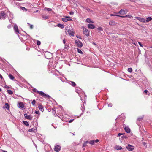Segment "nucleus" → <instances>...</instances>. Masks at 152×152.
Segmentation results:
<instances>
[{"instance_id":"f257e3e1","label":"nucleus","mask_w":152,"mask_h":152,"mask_svg":"<svg viewBox=\"0 0 152 152\" xmlns=\"http://www.w3.org/2000/svg\"><path fill=\"white\" fill-rule=\"evenodd\" d=\"M82 28L83 30V34L87 36H89V32L88 29L84 27H82Z\"/></svg>"},{"instance_id":"f03ea898","label":"nucleus","mask_w":152,"mask_h":152,"mask_svg":"<svg viewBox=\"0 0 152 152\" xmlns=\"http://www.w3.org/2000/svg\"><path fill=\"white\" fill-rule=\"evenodd\" d=\"M37 92L39 94V95H41V96H43L45 97H47L49 98L50 97V96L48 95H47L45 93H44L42 91H37Z\"/></svg>"},{"instance_id":"7ed1b4c3","label":"nucleus","mask_w":152,"mask_h":152,"mask_svg":"<svg viewBox=\"0 0 152 152\" xmlns=\"http://www.w3.org/2000/svg\"><path fill=\"white\" fill-rule=\"evenodd\" d=\"M75 42L76 44L77 47L79 48H81L83 46V44L82 42L79 40H77L75 41Z\"/></svg>"},{"instance_id":"20e7f679","label":"nucleus","mask_w":152,"mask_h":152,"mask_svg":"<svg viewBox=\"0 0 152 152\" xmlns=\"http://www.w3.org/2000/svg\"><path fill=\"white\" fill-rule=\"evenodd\" d=\"M68 33L70 35L73 36L74 35L75 33L73 31L72 28H69V29H67V31Z\"/></svg>"},{"instance_id":"39448f33","label":"nucleus","mask_w":152,"mask_h":152,"mask_svg":"<svg viewBox=\"0 0 152 152\" xmlns=\"http://www.w3.org/2000/svg\"><path fill=\"white\" fill-rule=\"evenodd\" d=\"M24 116L27 119L31 120L32 119L33 117L31 115H28L27 113H25L24 114Z\"/></svg>"},{"instance_id":"423d86ee","label":"nucleus","mask_w":152,"mask_h":152,"mask_svg":"<svg viewBox=\"0 0 152 152\" xmlns=\"http://www.w3.org/2000/svg\"><path fill=\"white\" fill-rule=\"evenodd\" d=\"M45 56L46 58L49 59L51 57V55L50 53L47 52L45 53Z\"/></svg>"},{"instance_id":"0eeeda50","label":"nucleus","mask_w":152,"mask_h":152,"mask_svg":"<svg viewBox=\"0 0 152 152\" xmlns=\"http://www.w3.org/2000/svg\"><path fill=\"white\" fill-rule=\"evenodd\" d=\"M61 147L59 145H57L55 146L54 150L56 152L59 151L61 150Z\"/></svg>"},{"instance_id":"6e6552de","label":"nucleus","mask_w":152,"mask_h":152,"mask_svg":"<svg viewBox=\"0 0 152 152\" xmlns=\"http://www.w3.org/2000/svg\"><path fill=\"white\" fill-rule=\"evenodd\" d=\"M134 146L131 145L130 144H129L126 147V148L129 151H132L134 149Z\"/></svg>"},{"instance_id":"1a4fd4ad","label":"nucleus","mask_w":152,"mask_h":152,"mask_svg":"<svg viewBox=\"0 0 152 152\" xmlns=\"http://www.w3.org/2000/svg\"><path fill=\"white\" fill-rule=\"evenodd\" d=\"M136 18L140 22L145 23V19L143 18L137 17Z\"/></svg>"},{"instance_id":"9d476101","label":"nucleus","mask_w":152,"mask_h":152,"mask_svg":"<svg viewBox=\"0 0 152 152\" xmlns=\"http://www.w3.org/2000/svg\"><path fill=\"white\" fill-rule=\"evenodd\" d=\"M125 9H122L119 12V13L121 15H124L126 14Z\"/></svg>"},{"instance_id":"9b49d317","label":"nucleus","mask_w":152,"mask_h":152,"mask_svg":"<svg viewBox=\"0 0 152 152\" xmlns=\"http://www.w3.org/2000/svg\"><path fill=\"white\" fill-rule=\"evenodd\" d=\"M117 24V23L115 21L112 20L110 21L109 23L110 25L111 26H113L116 25Z\"/></svg>"},{"instance_id":"f8f14e48","label":"nucleus","mask_w":152,"mask_h":152,"mask_svg":"<svg viewBox=\"0 0 152 152\" xmlns=\"http://www.w3.org/2000/svg\"><path fill=\"white\" fill-rule=\"evenodd\" d=\"M14 30L15 32H17V33H19L18 26L16 24H15L14 25Z\"/></svg>"},{"instance_id":"ddd939ff","label":"nucleus","mask_w":152,"mask_h":152,"mask_svg":"<svg viewBox=\"0 0 152 152\" xmlns=\"http://www.w3.org/2000/svg\"><path fill=\"white\" fill-rule=\"evenodd\" d=\"M18 107L20 108H23L24 107V104L22 102H20L18 104Z\"/></svg>"},{"instance_id":"4468645a","label":"nucleus","mask_w":152,"mask_h":152,"mask_svg":"<svg viewBox=\"0 0 152 152\" xmlns=\"http://www.w3.org/2000/svg\"><path fill=\"white\" fill-rule=\"evenodd\" d=\"M88 27L91 29H94L95 28V26L91 24H89L88 25Z\"/></svg>"},{"instance_id":"2eb2a0df","label":"nucleus","mask_w":152,"mask_h":152,"mask_svg":"<svg viewBox=\"0 0 152 152\" xmlns=\"http://www.w3.org/2000/svg\"><path fill=\"white\" fill-rule=\"evenodd\" d=\"M0 19L2 18V17H4L5 15V14L4 12V11H1L0 12Z\"/></svg>"},{"instance_id":"dca6fc26","label":"nucleus","mask_w":152,"mask_h":152,"mask_svg":"<svg viewBox=\"0 0 152 152\" xmlns=\"http://www.w3.org/2000/svg\"><path fill=\"white\" fill-rule=\"evenodd\" d=\"M62 21L64 22H66L68 21H72V20L71 19H68L66 18H62Z\"/></svg>"},{"instance_id":"f3484780","label":"nucleus","mask_w":152,"mask_h":152,"mask_svg":"<svg viewBox=\"0 0 152 152\" xmlns=\"http://www.w3.org/2000/svg\"><path fill=\"white\" fill-rule=\"evenodd\" d=\"M125 131L127 133H129L130 132V129L128 127H126L124 128Z\"/></svg>"},{"instance_id":"a211bd4d","label":"nucleus","mask_w":152,"mask_h":152,"mask_svg":"<svg viewBox=\"0 0 152 152\" xmlns=\"http://www.w3.org/2000/svg\"><path fill=\"white\" fill-rule=\"evenodd\" d=\"M38 108L41 111L43 112L44 111L43 106L41 104H39Z\"/></svg>"},{"instance_id":"6ab92c4d","label":"nucleus","mask_w":152,"mask_h":152,"mask_svg":"<svg viewBox=\"0 0 152 152\" xmlns=\"http://www.w3.org/2000/svg\"><path fill=\"white\" fill-rule=\"evenodd\" d=\"M5 107L8 110H10V106L8 103H5Z\"/></svg>"},{"instance_id":"aec40b11","label":"nucleus","mask_w":152,"mask_h":152,"mask_svg":"<svg viewBox=\"0 0 152 152\" xmlns=\"http://www.w3.org/2000/svg\"><path fill=\"white\" fill-rule=\"evenodd\" d=\"M56 26L60 27L61 28H63L64 27V25L61 24L60 23L58 24Z\"/></svg>"},{"instance_id":"412c9836","label":"nucleus","mask_w":152,"mask_h":152,"mask_svg":"<svg viewBox=\"0 0 152 152\" xmlns=\"http://www.w3.org/2000/svg\"><path fill=\"white\" fill-rule=\"evenodd\" d=\"M9 78L11 80H14L15 77L11 74H10L9 75Z\"/></svg>"},{"instance_id":"4be33fe9","label":"nucleus","mask_w":152,"mask_h":152,"mask_svg":"<svg viewBox=\"0 0 152 152\" xmlns=\"http://www.w3.org/2000/svg\"><path fill=\"white\" fill-rule=\"evenodd\" d=\"M152 20V18L151 17H148L147 18L146 20H145V22H148Z\"/></svg>"},{"instance_id":"5701e85b","label":"nucleus","mask_w":152,"mask_h":152,"mask_svg":"<svg viewBox=\"0 0 152 152\" xmlns=\"http://www.w3.org/2000/svg\"><path fill=\"white\" fill-rule=\"evenodd\" d=\"M120 17H121V18L128 17V18H130L132 17V16L130 15H127L125 16H120Z\"/></svg>"},{"instance_id":"b1692460","label":"nucleus","mask_w":152,"mask_h":152,"mask_svg":"<svg viewBox=\"0 0 152 152\" xmlns=\"http://www.w3.org/2000/svg\"><path fill=\"white\" fill-rule=\"evenodd\" d=\"M23 123L26 126H28L29 125V124L28 122L26 121H23Z\"/></svg>"},{"instance_id":"393cba45","label":"nucleus","mask_w":152,"mask_h":152,"mask_svg":"<svg viewBox=\"0 0 152 152\" xmlns=\"http://www.w3.org/2000/svg\"><path fill=\"white\" fill-rule=\"evenodd\" d=\"M86 21L88 23H94V22L92 21L91 19L89 18H87L86 20Z\"/></svg>"},{"instance_id":"a878e982","label":"nucleus","mask_w":152,"mask_h":152,"mask_svg":"<svg viewBox=\"0 0 152 152\" xmlns=\"http://www.w3.org/2000/svg\"><path fill=\"white\" fill-rule=\"evenodd\" d=\"M36 129L34 128H32L29 129L28 130V131L30 132H35V130Z\"/></svg>"},{"instance_id":"bb28decb","label":"nucleus","mask_w":152,"mask_h":152,"mask_svg":"<svg viewBox=\"0 0 152 152\" xmlns=\"http://www.w3.org/2000/svg\"><path fill=\"white\" fill-rule=\"evenodd\" d=\"M42 17L43 18V19H44V20H46V19L48 18V16H46L45 15H42Z\"/></svg>"},{"instance_id":"cd10ccee","label":"nucleus","mask_w":152,"mask_h":152,"mask_svg":"<svg viewBox=\"0 0 152 152\" xmlns=\"http://www.w3.org/2000/svg\"><path fill=\"white\" fill-rule=\"evenodd\" d=\"M7 92L8 94H10V95H12L13 94V91L11 90H7Z\"/></svg>"},{"instance_id":"c85d7f7f","label":"nucleus","mask_w":152,"mask_h":152,"mask_svg":"<svg viewBox=\"0 0 152 152\" xmlns=\"http://www.w3.org/2000/svg\"><path fill=\"white\" fill-rule=\"evenodd\" d=\"M77 52L78 53H81V54H83V52L82 51L80 50L78 48H77Z\"/></svg>"},{"instance_id":"c756f323","label":"nucleus","mask_w":152,"mask_h":152,"mask_svg":"<svg viewBox=\"0 0 152 152\" xmlns=\"http://www.w3.org/2000/svg\"><path fill=\"white\" fill-rule=\"evenodd\" d=\"M71 85L73 87H75L76 85L75 83L73 81L71 82Z\"/></svg>"},{"instance_id":"7c9ffc66","label":"nucleus","mask_w":152,"mask_h":152,"mask_svg":"<svg viewBox=\"0 0 152 152\" xmlns=\"http://www.w3.org/2000/svg\"><path fill=\"white\" fill-rule=\"evenodd\" d=\"M128 71L129 72H131L132 71V68H129L128 69Z\"/></svg>"},{"instance_id":"2f4dec72","label":"nucleus","mask_w":152,"mask_h":152,"mask_svg":"<svg viewBox=\"0 0 152 152\" xmlns=\"http://www.w3.org/2000/svg\"><path fill=\"white\" fill-rule=\"evenodd\" d=\"M94 140L90 141L89 142V143L91 145L94 144Z\"/></svg>"},{"instance_id":"473e14b6","label":"nucleus","mask_w":152,"mask_h":152,"mask_svg":"<svg viewBox=\"0 0 152 152\" xmlns=\"http://www.w3.org/2000/svg\"><path fill=\"white\" fill-rule=\"evenodd\" d=\"M36 102L35 101V100H33L31 103H32V105H33V106H35V103H36Z\"/></svg>"},{"instance_id":"72a5a7b5","label":"nucleus","mask_w":152,"mask_h":152,"mask_svg":"<svg viewBox=\"0 0 152 152\" xmlns=\"http://www.w3.org/2000/svg\"><path fill=\"white\" fill-rule=\"evenodd\" d=\"M116 149L118 150H121L122 149V147L120 146H118L116 147Z\"/></svg>"},{"instance_id":"f704fd0d","label":"nucleus","mask_w":152,"mask_h":152,"mask_svg":"<svg viewBox=\"0 0 152 152\" xmlns=\"http://www.w3.org/2000/svg\"><path fill=\"white\" fill-rule=\"evenodd\" d=\"M12 24H10L9 25L7 26V28L9 29H10V28H12Z\"/></svg>"},{"instance_id":"c9c22d12","label":"nucleus","mask_w":152,"mask_h":152,"mask_svg":"<svg viewBox=\"0 0 152 152\" xmlns=\"http://www.w3.org/2000/svg\"><path fill=\"white\" fill-rule=\"evenodd\" d=\"M45 9L48 11H51L52 10V9L50 8H45Z\"/></svg>"},{"instance_id":"e433bc0d","label":"nucleus","mask_w":152,"mask_h":152,"mask_svg":"<svg viewBox=\"0 0 152 152\" xmlns=\"http://www.w3.org/2000/svg\"><path fill=\"white\" fill-rule=\"evenodd\" d=\"M41 44V42L40 41L37 40V44L38 45H39Z\"/></svg>"},{"instance_id":"4c0bfd02","label":"nucleus","mask_w":152,"mask_h":152,"mask_svg":"<svg viewBox=\"0 0 152 152\" xmlns=\"http://www.w3.org/2000/svg\"><path fill=\"white\" fill-rule=\"evenodd\" d=\"M143 117H141V118H139L137 119V120L138 121H140L142 120V119Z\"/></svg>"},{"instance_id":"58836bf2","label":"nucleus","mask_w":152,"mask_h":152,"mask_svg":"<svg viewBox=\"0 0 152 152\" xmlns=\"http://www.w3.org/2000/svg\"><path fill=\"white\" fill-rule=\"evenodd\" d=\"M35 113L36 114H39V115H40V114L39 111H35Z\"/></svg>"},{"instance_id":"ea45409f","label":"nucleus","mask_w":152,"mask_h":152,"mask_svg":"<svg viewBox=\"0 0 152 152\" xmlns=\"http://www.w3.org/2000/svg\"><path fill=\"white\" fill-rule=\"evenodd\" d=\"M21 9L22 10H25L26 11L27 10V9H26L24 7H21Z\"/></svg>"},{"instance_id":"a19ab883","label":"nucleus","mask_w":152,"mask_h":152,"mask_svg":"<svg viewBox=\"0 0 152 152\" xmlns=\"http://www.w3.org/2000/svg\"><path fill=\"white\" fill-rule=\"evenodd\" d=\"M88 143V141H87V142H86L83 145V147H85V145H86V144H87Z\"/></svg>"},{"instance_id":"79ce46f5","label":"nucleus","mask_w":152,"mask_h":152,"mask_svg":"<svg viewBox=\"0 0 152 152\" xmlns=\"http://www.w3.org/2000/svg\"><path fill=\"white\" fill-rule=\"evenodd\" d=\"M138 43L139 44V45H140V46H141L142 47H143V46H142V44L140 42H138Z\"/></svg>"},{"instance_id":"37998d69","label":"nucleus","mask_w":152,"mask_h":152,"mask_svg":"<svg viewBox=\"0 0 152 152\" xmlns=\"http://www.w3.org/2000/svg\"><path fill=\"white\" fill-rule=\"evenodd\" d=\"M65 48L68 49L69 48V46L67 45H65Z\"/></svg>"},{"instance_id":"c03bdc74","label":"nucleus","mask_w":152,"mask_h":152,"mask_svg":"<svg viewBox=\"0 0 152 152\" xmlns=\"http://www.w3.org/2000/svg\"><path fill=\"white\" fill-rule=\"evenodd\" d=\"M74 12L72 11H71L69 12V14L71 15H72L74 14Z\"/></svg>"},{"instance_id":"a18cd8bd","label":"nucleus","mask_w":152,"mask_h":152,"mask_svg":"<svg viewBox=\"0 0 152 152\" xmlns=\"http://www.w3.org/2000/svg\"><path fill=\"white\" fill-rule=\"evenodd\" d=\"M148 92V91L147 90H145L144 91V92L146 94H147Z\"/></svg>"},{"instance_id":"49530a36","label":"nucleus","mask_w":152,"mask_h":152,"mask_svg":"<svg viewBox=\"0 0 152 152\" xmlns=\"http://www.w3.org/2000/svg\"><path fill=\"white\" fill-rule=\"evenodd\" d=\"M98 29L99 31H101L102 30V28L101 27H99L98 28Z\"/></svg>"},{"instance_id":"de8ad7c7","label":"nucleus","mask_w":152,"mask_h":152,"mask_svg":"<svg viewBox=\"0 0 152 152\" xmlns=\"http://www.w3.org/2000/svg\"><path fill=\"white\" fill-rule=\"evenodd\" d=\"M65 18H68L69 19H71V17H69V16H66L65 17Z\"/></svg>"},{"instance_id":"09e8293b","label":"nucleus","mask_w":152,"mask_h":152,"mask_svg":"<svg viewBox=\"0 0 152 152\" xmlns=\"http://www.w3.org/2000/svg\"><path fill=\"white\" fill-rule=\"evenodd\" d=\"M73 120H74V119H71L69 121V122L71 123V122H72Z\"/></svg>"},{"instance_id":"8fccbe9b","label":"nucleus","mask_w":152,"mask_h":152,"mask_svg":"<svg viewBox=\"0 0 152 152\" xmlns=\"http://www.w3.org/2000/svg\"><path fill=\"white\" fill-rule=\"evenodd\" d=\"M111 16H119L120 17V15H113V14H111L110 15Z\"/></svg>"},{"instance_id":"3c124183","label":"nucleus","mask_w":152,"mask_h":152,"mask_svg":"<svg viewBox=\"0 0 152 152\" xmlns=\"http://www.w3.org/2000/svg\"><path fill=\"white\" fill-rule=\"evenodd\" d=\"M94 142L96 143L99 141V140L98 139H96V140H94Z\"/></svg>"},{"instance_id":"603ef678","label":"nucleus","mask_w":152,"mask_h":152,"mask_svg":"<svg viewBox=\"0 0 152 152\" xmlns=\"http://www.w3.org/2000/svg\"><path fill=\"white\" fill-rule=\"evenodd\" d=\"M123 134L121 133H119L118 134V135L119 136H120L122 135Z\"/></svg>"},{"instance_id":"864d4df0","label":"nucleus","mask_w":152,"mask_h":152,"mask_svg":"<svg viewBox=\"0 0 152 152\" xmlns=\"http://www.w3.org/2000/svg\"><path fill=\"white\" fill-rule=\"evenodd\" d=\"M30 28L31 29H32L33 28V25H31L30 26Z\"/></svg>"},{"instance_id":"5fc2aeb1","label":"nucleus","mask_w":152,"mask_h":152,"mask_svg":"<svg viewBox=\"0 0 152 152\" xmlns=\"http://www.w3.org/2000/svg\"><path fill=\"white\" fill-rule=\"evenodd\" d=\"M0 78H1V79H3V77L2 75L0 74Z\"/></svg>"},{"instance_id":"6e6d98bb","label":"nucleus","mask_w":152,"mask_h":152,"mask_svg":"<svg viewBox=\"0 0 152 152\" xmlns=\"http://www.w3.org/2000/svg\"><path fill=\"white\" fill-rule=\"evenodd\" d=\"M78 38H79V39H81V37L80 36H76Z\"/></svg>"},{"instance_id":"4d7b16f0","label":"nucleus","mask_w":152,"mask_h":152,"mask_svg":"<svg viewBox=\"0 0 152 152\" xmlns=\"http://www.w3.org/2000/svg\"><path fill=\"white\" fill-rule=\"evenodd\" d=\"M33 91L34 92H37V91L36 89H33Z\"/></svg>"},{"instance_id":"13d9d810","label":"nucleus","mask_w":152,"mask_h":152,"mask_svg":"<svg viewBox=\"0 0 152 152\" xmlns=\"http://www.w3.org/2000/svg\"><path fill=\"white\" fill-rule=\"evenodd\" d=\"M121 137L122 138H125L126 137L125 136H123Z\"/></svg>"},{"instance_id":"bf43d9fd","label":"nucleus","mask_w":152,"mask_h":152,"mask_svg":"<svg viewBox=\"0 0 152 152\" xmlns=\"http://www.w3.org/2000/svg\"><path fill=\"white\" fill-rule=\"evenodd\" d=\"M63 43L64 44H65V42H66L65 40V39H64V40H63Z\"/></svg>"},{"instance_id":"052dcab7","label":"nucleus","mask_w":152,"mask_h":152,"mask_svg":"<svg viewBox=\"0 0 152 152\" xmlns=\"http://www.w3.org/2000/svg\"><path fill=\"white\" fill-rule=\"evenodd\" d=\"M3 152H7V151H5L3 150Z\"/></svg>"},{"instance_id":"680f3d73","label":"nucleus","mask_w":152,"mask_h":152,"mask_svg":"<svg viewBox=\"0 0 152 152\" xmlns=\"http://www.w3.org/2000/svg\"><path fill=\"white\" fill-rule=\"evenodd\" d=\"M2 91V90L0 88V92H1Z\"/></svg>"},{"instance_id":"e2e57ef3","label":"nucleus","mask_w":152,"mask_h":152,"mask_svg":"<svg viewBox=\"0 0 152 152\" xmlns=\"http://www.w3.org/2000/svg\"><path fill=\"white\" fill-rule=\"evenodd\" d=\"M6 88H10V87H9L7 86V87Z\"/></svg>"},{"instance_id":"0e129e2a","label":"nucleus","mask_w":152,"mask_h":152,"mask_svg":"<svg viewBox=\"0 0 152 152\" xmlns=\"http://www.w3.org/2000/svg\"><path fill=\"white\" fill-rule=\"evenodd\" d=\"M38 11V10H37V11H36V12H37Z\"/></svg>"}]
</instances>
